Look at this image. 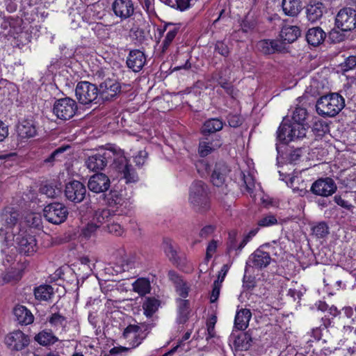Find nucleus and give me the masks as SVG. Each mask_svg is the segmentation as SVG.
I'll return each instance as SVG.
<instances>
[{
    "instance_id": "nucleus-1",
    "label": "nucleus",
    "mask_w": 356,
    "mask_h": 356,
    "mask_svg": "<svg viewBox=\"0 0 356 356\" xmlns=\"http://www.w3.org/2000/svg\"><path fill=\"white\" fill-rule=\"evenodd\" d=\"M110 159H113L112 170L118 172L126 184L136 183L138 181V174L129 163L124 151L120 149L111 148L95 154L86 159V165L91 171L102 170L107 165Z\"/></svg>"
},
{
    "instance_id": "nucleus-2",
    "label": "nucleus",
    "mask_w": 356,
    "mask_h": 356,
    "mask_svg": "<svg viewBox=\"0 0 356 356\" xmlns=\"http://www.w3.org/2000/svg\"><path fill=\"white\" fill-rule=\"evenodd\" d=\"M208 187L202 181H195L190 187L188 200L196 211L203 213L210 208Z\"/></svg>"
},
{
    "instance_id": "nucleus-3",
    "label": "nucleus",
    "mask_w": 356,
    "mask_h": 356,
    "mask_svg": "<svg viewBox=\"0 0 356 356\" xmlns=\"http://www.w3.org/2000/svg\"><path fill=\"white\" fill-rule=\"evenodd\" d=\"M345 106L343 97L338 93L321 97L316 103V111L322 116L334 117Z\"/></svg>"
},
{
    "instance_id": "nucleus-4",
    "label": "nucleus",
    "mask_w": 356,
    "mask_h": 356,
    "mask_svg": "<svg viewBox=\"0 0 356 356\" xmlns=\"http://www.w3.org/2000/svg\"><path fill=\"white\" fill-rule=\"evenodd\" d=\"M18 218L19 213L13 208H6L1 215L3 227L0 229V236H3V243L5 245H8L14 241V229L19 232L21 229L19 226H16Z\"/></svg>"
},
{
    "instance_id": "nucleus-5",
    "label": "nucleus",
    "mask_w": 356,
    "mask_h": 356,
    "mask_svg": "<svg viewBox=\"0 0 356 356\" xmlns=\"http://www.w3.org/2000/svg\"><path fill=\"white\" fill-rule=\"evenodd\" d=\"M78 102L83 105L100 104L98 87L88 81H80L75 88Z\"/></svg>"
},
{
    "instance_id": "nucleus-6",
    "label": "nucleus",
    "mask_w": 356,
    "mask_h": 356,
    "mask_svg": "<svg viewBox=\"0 0 356 356\" xmlns=\"http://www.w3.org/2000/svg\"><path fill=\"white\" fill-rule=\"evenodd\" d=\"M14 243L21 254L31 255L37 250V242L35 238L28 234L26 230L19 229L17 235L14 234V241L9 243L8 247L12 246Z\"/></svg>"
},
{
    "instance_id": "nucleus-7",
    "label": "nucleus",
    "mask_w": 356,
    "mask_h": 356,
    "mask_svg": "<svg viewBox=\"0 0 356 356\" xmlns=\"http://www.w3.org/2000/svg\"><path fill=\"white\" fill-rule=\"evenodd\" d=\"M149 329L145 323L129 325L123 332V337L131 346V348L138 346L147 337Z\"/></svg>"
},
{
    "instance_id": "nucleus-8",
    "label": "nucleus",
    "mask_w": 356,
    "mask_h": 356,
    "mask_svg": "<svg viewBox=\"0 0 356 356\" xmlns=\"http://www.w3.org/2000/svg\"><path fill=\"white\" fill-rule=\"evenodd\" d=\"M77 108L76 102L74 99L65 97L55 102L53 113L58 118L62 120H67L74 115Z\"/></svg>"
},
{
    "instance_id": "nucleus-9",
    "label": "nucleus",
    "mask_w": 356,
    "mask_h": 356,
    "mask_svg": "<svg viewBox=\"0 0 356 356\" xmlns=\"http://www.w3.org/2000/svg\"><path fill=\"white\" fill-rule=\"evenodd\" d=\"M43 213L44 217L48 222L58 225L67 219L68 209L62 203L53 202L44 207Z\"/></svg>"
},
{
    "instance_id": "nucleus-10",
    "label": "nucleus",
    "mask_w": 356,
    "mask_h": 356,
    "mask_svg": "<svg viewBox=\"0 0 356 356\" xmlns=\"http://www.w3.org/2000/svg\"><path fill=\"white\" fill-rule=\"evenodd\" d=\"M120 83L113 79H107L102 82L98 87L100 102L114 100L121 92Z\"/></svg>"
},
{
    "instance_id": "nucleus-11",
    "label": "nucleus",
    "mask_w": 356,
    "mask_h": 356,
    "mask_svg": "<svg viewBox=\"0 0 356 356\" xmlns=\"http://www.w3.org/2000/svg\"><path fill=\"white\" fill-rule=\"evenodd\" d=\"M336 25L343 31H351L356 27V10L351 8L341 9L336 17Z\"/></svg>"
},
{
    "instance_id": "nucleus-12",
    "label": "nucleus",
    "mask_w": 356,
    "mask_h": 356,
    "mask_svg": "<svg viewBox=\"0 0 356 356\" xmlns=\"http://www.w3.org/2000/svg\"><path fill=\"white\" fill-rule=\"evenodd\" d=\"M4 342L10 350L19 351L29 346L30 339L22 331L17 330L7 334Z\"/></svg>"
},
{
    "instance_id": "nucleus-13",
    "label": "nucleus",
    "mask_w": 356,
    "mask_h": 356,
    "mask_svg": "<svg viewBox=\"0 0 356 356\" xmlns=\"http://www.w3.org/2000/svg\"><path fill=\"white\" fill-rule=\"evenodd\" d=\"M337 187L334 181L330 177L321 178L314 181L311 187L312 192L319 196L328 197L332 195Z\"/></svg>"
},
{
    "instance_id": "nucleus-14",
    "label": "nucleus",
    "mask_w": 356,
    "mask_h": 356,
    "mask_svg": "<svg viewBox=\"0 0 356 356\" xmlns=\"http://www.w3.org/2000/svg\"><path fill=\"white\" fill-rule=\"evenodd\" d=\"M86 194V186L79 181H72L65 185V195L68 200L72 202H81L84 200Z\"/></svg>"
},
{
    "instance_id": "nucleus-15",
    "label": "nucleus",
    "mask_w": 356,
    "mask_h": 356,
    "mask_svg": "<svg viewBox=\"0 0 356 356\" xmlns=\"http://www.w3.org/2000/svg\"><path fill=\"white\" fill-rule=\"evenodd\" d=\"M229 171L226 164L224 163H218L216 164L211 175V181L212 184L218 188H222V191L225 194L228 193L227 186L225 181L227 175Z\"/></svg>"
},
{
    "instance_id": "nucleus-16",
    "label": "nucleus",
    "mask_w": 356,
    "mask_h": 356,
    "mask_svg": "<svg viewBox=\"0 0 356 356\" xmlns=\"http://www.w3.org/2000/svg\"><path fill=\"white\" fill-rule=\"evenodd\" d=\"M200 139L198 146V154L205 157L222 145V140L219 136H207Z\"/></svg>"
},
{
    "instance_id": "nucleus-17",
    "label": "nucleus",
    "mask_w": 356,
    "mask_h": 356,
    "mask_svg": "<svg viewBox=\"0 0 356 356\" xmlns=\"http://www.w3.org/2000/svg\"><path fill=\"white\" fill-rule=\"evenodd\" d=\"M112 10L116 17L125 20L134 15L135 8L132 0H114Z\"/></svg>"
},
{
    "instance_id": "nucleus-18",
    "label": "nucleus",
    "mask_w": 356,
    "mask_h": 356,
    "mask_svg": "<svg viewBox=\"0 0 356 356\" xmlns=\"http://www.w3.org/2000/svg\"><path fill=\"white\" fill-rule=\"evenodd\" d=\"M110 179L104 173H97L91 176L88 183V188L96 193L106 191L110 187Z\"/></svg>"
},
{
    "instance_id": "nucleus-19",
    "label": "nucleus",
    "mask_w": 356,
    "mask_h": 356,
    "mask_svg": "<svg viewBox=\"0 0 356 356\" xmlns=\"http://www.w3.org/2000/svg\"><path fill=\"white\" fill-rule=\"evenodd\" d=\"M106 202L109 209L120 211L118 215L122 217L126 212L128 202L117 191H111L106 197Z\"/></svg>"
},
{
    "instance_id": "nucleus-20",
    "label": "nucleus",
    "mask_w": 356,
    "mask_h": 356,
    "mask_svg": "<svg viewBox=\"0 0 356 356\" xmlns=\"http://www.w3.org/2000/svg\"><path fill=\"white\" fill-rule=\"evenodd\" d=\"M264 247H268V244H265L257 249L250 257L249 261L252 266L258 269L267 267L271 262V257L269 252L263 250Z\"/></svg>"
},
{
    "instance_id": "nucleus-21",
    "label": "nucleus",
    "mask_w": 356,
    "mask_h": 356,
    "mask_svg": "<svg viewBox=\"0 0 356 356\" xmlns=\"http://www.w3.org/2000/svg\"><path fill=\"white\" fill-rule=\"evenodd\" d=\"M120 211L114 210L113 209L104 208L99 209L95 211L92 220L95 222L99 227L104 225L108 224L113 219H118L121 217L118 215Z\"/></svg>"
},
{
    "instance_id": "nucleus-22",
    "label": "nucleus",
    "mask_w": 356,
    "mask_h": 356,
    "mask_svg": "<svg viewBox=\"0 0 356 356\" xmlns=\"http://www.w3.org/2000/svg\"><path fill=\"white\" fill-rule=\"evenodd\" d=\"M146 61L145 54L143 51L135 49L130 51L127 58V65L134 72H139L144 66Z\"/></svg>"
},
{
    "instance_id": "nucleus-23",
    "label": "nucleus",
    "mask_w": 356,
    "mask_h": 356,
    "mask_svg": "<svg viewBox=\"0 0 356 356\" xmlns=\"http://www.w3.org/2000/svg\"><path fill=\"white\" fill-rule=\"evenodd\" d=\"M17 266L1 274L0 285L15 284L21 280L23 275L22 265L17 264Z\"/></svg>"
},
{
    "instance_id": "nucleus-24",
    "label": "nucleus",
    "mask_w": 356,
    "mask_h": 356,
    "mask_svg": "<svg viewBox=\"0 0 356 356\" xmlns=\"http://www.w3.org/2000/svg\"><path fill=\"white\" fill-rule=\"evenodd\" d=\"M181 28L180 24H166L164 25L163 31H167L164 40L162 42V52H165L169 48L172 41L177 36Z\"/></svg>"
},
{
    "instance_id": "nucleus-25",
    "label": "nucleus",
    "mask_w": 356,
    "mask_h": 356,
    "mask_svg": "<svg viewBox=\"0 0 356 356\" xmlns=\"http://www.w3.org/2000/svg\"><path fill=\"white\" fill-rule=\"evenodd\" d=\"M325 11V7L322 2L311 1L307 6V17L309 21L316 22L322 17Z\"/></svg>"
},
{
    "instance_id": "nucleus-26",
    "label": "nucleus",
    "mask_w": 356,
    "mask_h": 356,
    "mask_svg": "<svg viewBox=\"0 0 356 356\" xmlns=\"http://www.w3.org/2000/svg\"><path fill=\"white\" fill-rule=\"evenodd\" d=\"M257 49L264 54H272L280 51L282 45L275 40H261L257 43Z\"/></svg>"
},
{
    "instance_id": "nucleus-27",
    "label": "nucleus",
    "mask_w": 356,
    "mask_h": 356,
    "mask_svg": "<svg viewBox=\"0 0 356 356\" xmlns=\"http://www.w3.org/2000/svg\"><path fill=\"white\" fill-rule=\"evenodd\" d=\"M13 313L16 321L21 325H27L34 321V316L31 311L23 305H17Z\"/></svg>"
},
{
    "instance_id": "nucleus-28",
    "label": "nucleus",
    "mask_w": 356,
    "mask_h": 356,
    "mask_svg": "<svg viewBox=\"0 0 356 356\" xmlns=\"http://www.w3.org/2000/svg\"><path fill=\"white\" fill-rule=\"evenodd\" d=\"M252 314L248 309H241L236 314L234 328L237 330H245L251 318Z\"/></svg>"
},
{
    "instance_id": "nucleus-29",
    "label": "nucleus",
    "mask_w": 356,
    "mask_h": 356,
    "mask_svg": "<svg viewBox=\"0 0 356 356\" xmlns=\"http://www.w3.org/2000/svg\"><path fill=\"white\" fill-rule=\"evenodd\" d=\"M224 126V122L219 118H211L206 120L202 128L201 133L204 136H209L220 131Z\"/></svg>"
},
{
    "instance_id": "nucleus-30",
    "label": "nucleus",
    "mask_w": 356,
    "mask_h": 356,
    "mask_svg": "<svg viewBox=\"0 0 356 356\" xmlns=\"http://www.w3.org/2000/svg\"><path fill=\"white\" fill-rule=\"evenodd\" d=\"M18 136L22 139L32 138L36 134L35 127L29 121L20 122L17 127Z\"/></svg>"
},
{
    "instance_id": "nucleus-31",
    "label": "nucleus",
    "mask_w": 356,
    "mask_h": 356,
    "mask_svg": "<svg viewBox=\"0 0 356 356\" xmlns=\"http://www.w3.org/2000/svg\"><path fill=\"white\" fill-rule=\"evenodd\" d=\"M300 35V30L297 26H285L280 32L282 39L288 43L293 42Z\"/></svg>"
},
{
    "instance_id": "nucleus-32",
    "label": "nucleus",
    "mask_w": 356,
    "mask_h": 356,
    "mask_svg": "<svg viewBox=\"0 0 356 356\" xmlns=\"http://www.w3.org/2000/svg\"><path fill=\"white\" fill-rule=\"evenodd\" d=\"M282 10L286 15L295 17L301 10L300 0H282Z\"/></svg>"
},
{
    "instance_id": "nucleus-33",
    "label": "nucleus",
    "mask_w": 356,
    "mask_h": 356,
    "mask_svg": "<svg viewBox=\"0 0 356 356\" xmlns=\"http://www.w3.org/2000/svg\"><path fill=\"white\" fill-rule=\"evenodd\" d=\"M325 38V33L319 27L309 29L306 35L308 43L313 46L321 44Z\"/></svg>"
},
{
    "instance_id": "nucleus-34",
    "label": "nucleus",
    "mask_w": 356,
    "mask_h": 356,
    "mask_svg": "<svg viewBox=\"0 0 356 356\" xmlns=\"http://www.w3.org/2000/svg\"><path fill=\"white\" fill-rule=\"evenodd\" d=\"M159 306V300L153 297H147L145 298L142 307L144 311V314L147 318H150L156 313Z\"/></svg>"
},
{
    "instance_id": "nucleus-35",
    "label": "nucleus",
    "mask_w": 356,
    "mask_h": 356,
    "mask_svg": "<svg viewBox=\"0 0 356 356\" xmlns=\"http://www.w3.org/2000/svg\"><path fill=\"white\" fill-rule=\"evenodd\" d=\"M289 131L288 137L289 140H295L305 137L306 136V129L303 124L291 122L289 127H286Z\"/></svg>"
},
{
    "instance_id": "nucleus-36",
    "label": "nucleus",
    "mask_w": 356,
    "mask_h": 356,
    "mask_svg": "<svg viewBox=\"0 0 356 356\" xmlns=\"http://www.w3.org/2000/svg\"><path fill=\"white\" fill-rule=\"evenodd\" d=\"M133 290L134 292L143 296L149 293L151 290L150 282L145 278H138L133 284Z\"/></svg>"
},
{
    "instance_id": "nucleus-37",
    "label": "nucleus",
    "mask_w": 356,
    "mask_h": 356,
    "mask_svg": "<svg viewBox=\"0 0 356 356\" xmlns=\"http://www.w3.org/2000/svg\"><path fill=\"white\" fill-rule=\"evenodd\" d=\"M53 294V288L47 284L40 285L34 290L35 297L39 300L47 301L51 298Z\"/></svg>"
},
{
    "instance_id": "nucleus-38",
    "label": "nucleus",
    "mask_w": 356,
    "mask_h": 356,
    "mask_svg": "<svg viewBox=\"0 0 356 356\" xmlns=\"http://www.w3.org/2000/svg\"><path fill=\"white\" fill-rule=\"evenodd\" d=\"M163 250L165 255L171 261H177V246L173 243L171 239L165 238L163 241Z\"/></svg>"
},
{
    "instance_id": "nucleus-39",
    "label": "nucleus",
    "mask_w": 356,
    "mask_h": 356,
    "mask_svg": "<svg viewBox=\"0 0 356 356\" xmlns=\"http://www.w3.org/2000/svg\"><path fill=\"white\" fill-rule=\"evenodd\" d=\"M252 339L248 333H241L237 337H234V344L236 349L239 350H248L251 344Z\"/></svg>"
},
{
    "instance_id": "nucleus-40",
    "label": "nucleus",
    "mask_w": 356,
    "mask_h": 356,
    "mask_svg": "<svg viewBox=\"0 0 356 356\" xmlns=\"http://www.w3.org/2000/svg\"><path fill=\"white\" fill-rule=\"evenodd\" d=\"M49 323L54 326L56 330L60 332H65V327L67 324V319L59 314H53L49 318Z\"/></svg>"
},
{
    "instance_id": "nucleus-41",
    "label": "nucleus",
    "mask_w": 356,
    "mask_h": 356,
    "mask_svg": "<svg viewBox=\"0 0 356 356\" xmlns=\"http://www.w3.org/2000/svg\"><path fill=\"white\" fill-rule=\"evenodd\" d=\"M120 218L113 219L112 221L106 225L105 228L109 233L115 236L122 235L124 233V228L120 223L118 222Z\"/></svg>"
},
{
    "instance_id": "nucleus-42",
    "label": "nucleus",
    "mask_w": 356,
    "mask_h": 356,
    "mask_svg": "<svg viewBox=\"0 0 356 356\" xmlns=\"http://www.w3.org/2000/svg\"><path fill=\"white\" fill-rule=\"evenodd\" d=\"M40 191L42 194H44L47 197L51 198L56 197L60 193V188L52 183L42 186L40 188Z\"/></svg>"
},
{
    "instance_id": "nucleus-43",
    "label": "nucleus",
    "mask_w": 356,
    "mask_h": 356,
    "mask_svg": "<svg viewBox=\"0 0 356 356\" xmlns=\"http://www.w3.org/2000/svg\"><path fill=\"white\" fill-rule=\"evenodd\" d=\"M35 340L43 346L49 345L55 341L54 337L52 334L44 331L38 334L35 337Z\"/></svg>"
},
{
    "instance_id": "nucleus-44",
    "label": "nucleus",
    "mask_w": 356,
    "mask_h": 356,
    "mask_svg": "<svg viewBox=\"0 0 356 356\" xmlns=\"http://www.w3.org/2000/svg\"><path fill=\"white\" fill-rule=\"evenodd\" d=\"M313 132L318 136H323L328 131V126L325 122L322 120L316 119L312 124Z\"/></svg>"
},
{
    "instance_id": "nucleus-45",
    "label": "nucleus",
    "mask_w": 356,
    "mask_h": 356,
    "mask_svg": "<svg viewBox=\"0 0 356 356\" xmlns=\"http://www.w3.org/2000/svg\"><path fill=\"white\" fill-rule=\"evenodd\" d=\"M307 115V112L305 108L296 107L292 113L293 122L303 124Z\"/></svg>"
},
{
    "instance_id": "nucleus-46",
    "label": "nucleus",
    "mask_w": 356,
    "mask_h": 356,
    "mask_svg": "<svg viewBox=\"0 0 356 356\" xmlns=\"http://www.w3.org/2000/svg\"><path fill=\"white\" fill-rule=\"evenodd\" d=\"M243 179V186L245 187V191L249 193H252L255 187V181L254 177L250 174L245 175L241 172Z\"/></svg>"
},
{
    "instance_id": "nucleus-47",
    "label": "nucleus",
    "mask_w": 356,
    "mask_h": 356,
    "mask_svg": "<svg viewBox=\"0 0 356 356\" xmlns=\"http://www.w3.org/2000/svg\"><path fill=\"white\" fill-rule=\"evenodd\" d=\"M290 124H286V122H282L280 126L278 128L277 130V139L284 143H288L291 142V140H289V137H288L289 135V131L287 130L286 127H289Z\"/></svg>"
},
{
    "instance_id": "nucleus-48",
    "label": "nucleus",
    "mask_w": 356,
    "mask_h": 356,
    "mask_svg": "<svg viewBox=\"0 0 356 356\" xmlns=\"http://www.w3.org/2000/svg\"><path fill=\"white\" fill-rule=\"evenodd\" d=\"M98 228L99 225L95 222H90L82 229L81 236L86 239H89L95 235Z\"/></svg>"
},
{
    "instance_id": "nucleus-49",
    "label": "nucleus",
    "mask_w": 356,
    "mask_h": 356,
    "mask_svg": "<svg viewBox=\"0 0 356 356\" xmlns=\"http://www.w3.org/2000/svg\"><path fill=\"white\" fill-rule=\"evenodd\" d=\"M191 0H165V3L169 6L181 11L189 8Z\"/></svg>"
},
{
    "instance_id": "nucleus-50",
    "label": "nucleus",
    "mask_w": 356,
    "mask_h": 356,
    "mask_svg": "<svg viewBox=\"0 0 356 356\" xmlns=\"http://www.w3.org/2000/svg\"><path fill=\"white\" fill-rule=\"evenodd\" d=\"M123 271H129L136 267V257L134 255H125L121 260Z\"/></svg>"
},
{
    "instance_id": "nucleus-51",
    "label": "nucleus",
    "mask_w": 356,
    "mask_h": 356,
    "mask_svg": "<svg viewBox=\"0 0 356 356\" xmlns=\"http://www.w3.org/2000/svg\"><path fill=\"white\" fill-rule=\"evenodd\" d=\"M257 224L262 227H270L277 224V219L275 215L269 213L263 216Z\"/></svg>"
},
{
    "instance_id": "nucleus-52",
    "label": "nucleus",
    "mask_w": 356,
    "mask_h": 356,
    "mask_svg": "<svg viewBox=\"0 0 356 356\" xmlns=\"http://www.w3.org/2000/svg\"><path fill=\"white\" fill-rule=\"evenodd\" d=\"M313 234L318 238H323L329 233L328 227L325 222H320L312 229Z\"/></svg>"
},
{
    "instance_id": "nucleus-53",
    "label": "nucleus",
    "mask_w": 356,
    "mask_h": 356,
    "mask_svg": "<svg viewBox=\"0 0 356 356\" xmlns=\"http://www.w3.org/2000/svg\"><path fill=\"white\" fill-rule=\"evenodd\" d=\"M68 148V146H63L57 148L44 160V162L51 163L56 160H60L63 157L65 151Z\"/></svg>"
},
{
    "instance_id": "nucleus-54",
    "label": "nucleus",
    "mask_w": 356,
    "mask_h": 356,
    "mask_svg": "<svg viewBox=\"0 0 356 356\" xmlns=\"http://www.w3.org/2000/svg\"><path fill=\"white\" fill-rule=\"evenodd\" d=\"M341 69L343 72L352 70L356 67V56H350L346 58L341 65Z\"/></svg>"
},
{
    "instance_id": "nucleus-55",
    "label": "nucleus",
    "mask_w": 356,
    "mask_h": 356,
    "mask_svg": "<svg viewBox=\"0 0 356 356\" xmlns=\"http://www.w3.org/2000/svg\"><path fill=\"white\" fill-rule=\"evenodd\" d=\"M214 51L223 57H227L230 54V49L223 41H217L214 45Z\"/></svg>"
},
{
    "instance_id": "nucleus-56",
    "label": "nucleus",
    "mask_w": 356,
    "mask_h": 356,
    "mask_svg": "<svg viewBox=\"0 0 356 356\" xmlns=\"http://www.w3.org/2000/svg\"><path fill=\"white\" fill-rule=\"evenodd\" d=\"M195 168L201 177H204L209 173V165L204 160H198L195 163Z\"/></svg>"
},
{
    "instance_id": "nucleus-57",
    "label": "nucleus",
    "mask_w": 356,
    "mask_h": 356,
    "mask_svg": "<svg viewBox=\"0 0 356 356\" xmlns=\"http://www.w3.org/2000/svg\"><path fill=\"white\" fill-rule=\"evenodd\" d=\"M217 321L216 316H212L207 322V335L206 337L207 340L215 337V325Z\"/></svg>"
},
{
    "instance_id": "nucleus-58",
    "label": "nucleus",
    "mask_w": 356,
    "mask_h": 356,
    "mask_svg": "<svg viewBox=\"0 0 356 356\" xmlns=\"http://www.w3.org/2000/svg\"><path fill=\"white\" fill-rule=\"evenodd\" d=\"M239 244L236 243V233L233 232L229 234V241L227 243V250L229 252L232 250H241L238 249Z\"/></svg>"
},
{
    "instance_id": "nucleus-59",
    "label": "nucleus",
    "mask_w": 356,
    "mask_h": 356,
    "mask_svg": "<svg viewBox=\"0 0 356 356\" xmlns=\"http://www.w3.org/2000/svg\"><path fill=\"white\" fill-rule=\"evenodd\" d=\"M227 122L230 127H238L243 122V118L240 115L237 114H229L227 118Z\"/></svg>"
},
{
    "instance_id": "nucleus-60",
    "label": "nucleus",
    "mask_w": 356,
    "mask_h": 356,
    "mask_svg": "<svg viewBox=\"0 0 356 356\" xmlns=\"http://www.w3.org/2000/svg\"><path fill=\"white\" fill-rule=\"evenodd\" d=\"M147 155V152L145 150H140L138 152L137 154L134 156L136 165L138 167H141L145 163Z\"/></svg>"
},
{
    "instance_id": "nucleus-61",
    "label": "nucleus",
    "mask_w": 356,
    "mask_h": 356,
    "mask_svg": "<svg viewBox=\"0 0 356 356\" xmlns=\"http://www.w3.org/2000/svg\"><path fill=\"white\" fill-rule=\"evenodd\" d=\"M221 288V284L219 280H216L213 283V289L210 296V300L211 302H215L220 295V291Z\"/></svg>"
},
{
    "instance_id": "nucleus-62",
    "label": "nucleus",
    "mask_w": 356,
    "mask_h": 356,
    "mask_svg": "<svg viewBox=\"0 0 356 356\" xmlns=\"http://www.w3.org/2000/svg\"><path fill=\"white\" fill-rule=\"evenodd\" d=\"M217 82L229 95L234 97V88L233 86L229 84L226 80L222 79L221 77L217 79Z\"/></svg>"
},
{
    "instance_id": "nucleus-63",
    "label": "nucleus",
    "mask_w": 356,
    "mask_h": 356,
    "mask_svg": "<svg viewBox=\"0 0 356 356\" xmlns=\"http://www.w3.org/2000/svg\"><path fill=\"white\" fill-rule=\"evenodd\" d=\"M218 247L217 241L212 240L209 242L207 248V253H206V259L207 260L210 259L213 254L216 252Z\"/></svg>"
},
{
    "instance_id": "nucleus-64",
    "label": "nucleus",
    "mask_w": 356,
    "mask_h": 356,
    "mask_svg": "<svg viewBox=\"0 0 356 356\" xmlns=\"http://www.w3.org/2000/svg\"><path fill=\"white\" fill-rule=\"evenodd\" d=\"M189 302L187 300H179V312L186 316L188 312Z\"/></svg>"
}]
</instances>
